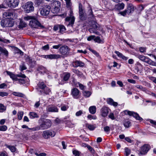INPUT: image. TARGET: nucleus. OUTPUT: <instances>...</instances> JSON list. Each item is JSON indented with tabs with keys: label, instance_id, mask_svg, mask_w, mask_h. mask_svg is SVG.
Wrapping results in <instances>:
<instances>
[{
	"label": "nucleus",
	"instance_id": "obj_2",
	"mask_svg": "<svg viewBox=\"0 0 156 156\" xmlns=\"http://www.w3.org/2000/svg\"><path fill=\"white\" fill-rule=\"evenodd\" d=\"M39 122L40 124V126L35 128V130L40 129H45L50 127L51 124V121L47 119H41L39 120Z\"/></svg>",
	"mask_w": 156,
	"mask_h": 156
},
{
	"label": "nucleus",
	"instance_id": "obj_48",
	"mask_svg": "<svg viewBox=\"0 0 156 156\" xmlns=\"http://www.w3.org/2000/svg\"><path fill=\"white\" fill-rule=\"evenodd\" d=\"M7 129V127L6 126H0V131H5Z\"/></svg>",
	"mask_w": 156,
	"mask_h": 156
},
{
	"label": "nucleus",
	"instance_id": "obj_58",
	"mask_svg": "<svg viewBox=\"0 0 156 156\" xmlns=\"http://www.w3.org/2000/svg\"><path fill=\"white\" fill-rule=\"evenodd\" d=\"M87 148L92 153H94V150L93 149L92 147H91L90 146L88 145L87 146Z\"/></svg>",
	"mask_w": 156,
	"mask_h": 156
},
{
	"label": "nucleus",
	"instance_id": "obj_27",
	"mask_svg": "<svg viewBox=\"0 0 156 156\" xmlns=\"http://www.w3.org/2000/svg\"><path fill=\"white\" fill-rule=\"evenodd\" d=\"M59 32L63 33L66 30V28L65 26L63 25H59Z\"/></svg>",
	"mask_w": 156,
	"mask_h": 156
},
{
	"label": "nucleus",
	"instance_id": "obj_51",
	"mask_svg": "<svg viewBox=\"0 0 156 156\" xmlns=\"http://www.w3.org/2000/svg\"><path fill=\"white\" fill-rule=\"evenodd\" d=\"M26 60L27 62L29 63H31L32 62V59L29 56H27L26 57Z\"/></svg>",
	"mask_w": 156,
	"mask_h": 156
},
{
	"label": "nucleus",
	"instance_id": "obj_30",
	"mask_svg": "<svg viewBox=\"0 0 156 156\" xmlns=\"http://www.w3.org/2000/svg\"><path fill=\"white\" fill-rule=\"evenodd\" d=\"M70 76V73H66L63 77L64 80L65 81H67L69 79Z\"/></svg>",
	"mask_w": 156,
	"mask_h": 156
},
{
	"label": "nucleus",
	"instance_id": "obj_11",
	"mask_svg": "<svg viewBox=\"0 0 156 156\" xmlns=\"http://www.w3.org/2000/svg\"><path fill=\"white\" fill-rule=\"evenodd\" d=\"M126 112L128 115L130 116H132L135 118L136 119L140 121L142 120L143 119L140 117L137 113H135L133 112L129 111H126Z\"/></svg>",
	"mask_w": 156,
	"mask_h": 156
},
{
	"label": "nucleus",
	"instance_id": "obj_54",
	"mask_svg": "<svg viewBox=\"0 0 156 156\" xmlns=\"http://www.w3.org/2000/svg\"><path fill=\"white\" fill-rule=\"evenodd\" d=\"M97 25V23H94V24L92 25V28L95 29H96V30H98V27Z\"/></svg>",
	"mask_w": 156,
	"mask_h": 156
},
{
	"label": "nucleus",
	"instance_id": "obj_39",
	"mask_svg": "<svg viewBox=\"0 0 156 156\" xmlns=\"http://www.w3.org/2000/svg\"><path fill=\"white\" fill-rule=\"evenodd\" d=\"M147 63H148V64L152 65V66H156V63L154 62V61H152L149 58L148 59V60H147Z\"/></svg>",
	"mask_w": 156,
	"mask_h": 156
},
{
	"label": "nucleus",
	"instance_id": "obj_7",
	"mask_svg": "<svg viewBox=\"0 0 156 156\" xmlns=\"http://www.w3.org/2000/svg\"><path fill=\"white\" fill-rule=\"evenodd\" d=\"M5 3L9 7L14 8L18 5L19 0H6Z\"/></svg>",
	"mask_w": 156,
	"mask_h": 156
},
{
	"label": "nucleus",
	"instance_id": "obj_62",
	"mask_svg": "<svg viewBox=\"0 0 156 156\" xmlns=\"http://www.w3.org/2000/svg\"><path fill=\"white\" fill-rule=\"evenodd\" d=\"M83 113L82 111L80 110L77 112L76 113V116H79L80 115Z\"/></svg>",
	"mask_w": 156,
	"mask_h": 156
},
{
	"label": "nucleus",
	"instance_id": "obj_34",
	"mask_svg": "<svg viewBox=\"0 0 156 156\" xmlns=\"http://www.w3.org/2000/svg\"><path fill=\"white\" fill-rule=\"evenodd\" d=\"M60 7H53V8L52 10V12L54 13H58L60 10Z\"/></svg>",
	"mask_w": 156,
	"mask_h": 156
},
{
	"label": "nucleus",
	"instance_id": "obj_42",
	"mask_svg": "<svg viewBox=\"0 0 156 156\" xmlns=\"http://www.w3.org/2000/svg\"><path fill=\"white\" fill-rule=\"evenodd\" d=\"M7 147L9 148L12 152H15L16 151V148L14 146L8 145L7 146Z\"/></svg>",
	"mask_w": 156,
	"mask_h": 156
},
{
	"label": "nucleus",
	"instance_id": "obj_6",
	"mask_svg": "<svg viewBox=\"0 0 156 156\" xmlns=\"http://www.w3.org/2000/svg\"><path fill=\"white\" fill-rule=\"evenodd\" d=\"M55 132L51 130H45L43 131L42 136L45 139H48L50 137H53L55 135Z\"/></svg>",
	"mask_w": 156,
	"mask_h": 156
},
{
	"label": "nucleus",
	"instance_id": "obj_17",
	"mask_svg": "<svg viewBox=\"0 0 156 156\" xmlns=\"http://www.w3.org/2000/svg\"><path fill=\"white\" fill-rule=\"evenodd\" d=\"M71 94L75 98H78L79 94V91L77 88H75L72 90Z\"/></svg>",
	"mask_w": 156,
	"mask_h": 156
},
{
	"label": "nucleus",
	"instance_id": "obj_35",
	"mask_svg": "<svg viewBox=\"0 0 156 156\" xmlns=\"http://www.w3.org/2000/svg\"><path fill=\"white\" fill-rule=\"evenodd\" d=\"M88 30L90 33H94L97 35H98L99 33V32L97 31V30H96V29H95L92 28H89Z\"/></svg>",
	"mask_w": 156,
	"mask_h": 156
},
{
	"label": "nucleus",
	"instance_id": "obj_59",
	"mask_svg": "<svg viewBox=\"0 0 156 156\" xmlns=\"http://www.w3.org/2000/svg\"><path fill=\"white\" fill-rule=\"evenodd\" d=\"M95 37V36L94 35H91L89 36L87 38V40L88 41H90L92 39H93L94 37Z\"/></svg>",
	"mask_w": 156,
	"mask_h": 156
},
{
	"label": "nucleus",
	"instance_id": "obj_19",
	"mask_svg": "<svg viewBox=\"0 0 156 156\" xmlns=\"http://www.w3.org/2000/svg\"><path fill=\"white\" fill-rule=\"evenodd\" d=\"M107 102L108 104L113 105L114 107L117 106L118 104L117 102H115L111 98H109L107 99Z\"/></svg>",
	"mask_w": 156,
	"mask_h": 156
},
{
	"label": "nucleus",
	"instance_id": "obj_40",
	"mask_svg": "<svg viewBox=\"0 0 156 156\" xmlns=\"http://www.w3.org/2000/svg\"><path fill=\"white\" fill-rule=\"evenodd\" d=\"M15 52L16 53H19L21 55H23V53L19 49L16 48L15 49Z\"/></svg>",
	"mask_w": 156,
	"mask_h": 156
},
{
	"label": "nucleus",
	"instance_id": "obj_28",
	"mask_svg": "<svg viewBox=\"0 0 156 156\" xmlns=\"http://www.w3.org/2000/svg\"><path fill=\"white\" fill-rule=\"evenodd\" d=\"M138 58L141 61H142L146 62H147V60L148 59V58H146L145 56L141 55H139L138 56Z\"/></svg>",
	"mask_w": 156,
	"mask_h": 156
},
{
	"label": "nucleus",
	"instance_id": "obj_63",
	"mask_svg": "<svg viewBox=\"0 0 156 156\" xmlns=\"http://www.w3.org/2000/svg\"><path fill=\"white\" fill-rule=\"evenodd\" d=\"M115 53L119 57H121L123 55L122 53L117 51H115Z\"/></svg>",
	"mask_w": 156,
	"mask_h": 156
},
{
	"label": "nucleus",
	"instance_id": "obj_47",
	"mask_svg": "<svg viewBox=\"0 0 156 156\" xmlns=\"http://www.w3.org/2000/svg\"><path fill=\"white\" fill-rule=\"evenodd\" d=\"M125 151L126 156H128L130 154V150L127 147L125 148Z\"/></svg>",
	"mask_w": 156,
	"mask_h": 156
},
{
	"label": "nucleus",
	"instance_id": "obj_4",
	"mask_svg": "<svg viewBox=\"0 0 156 156\" xmlns=\"http://www.w3.org/2000/svg\"><path fill=\"white\" fill-rule=\"evenodd\" d=\"M51 7L48 5H45L40 9L41 14L44 16H47L49 14Z\"/></svg>",
	"mask_w": 156,
	"mask_h": 156
},
{
	"label": "nucleus",
	"instance_id": "obj_60",
	"mask_svg": "<svg viewBox=\"0 0 156 156\" xmlns=\"http://www.w3.org/2000/svg\"><path fill=\"white\" fill-rule=\"evenodd\" d=\"M61 44H59L58 45L53 46L52 48L54 49H58L61 46Z\"/></svg>",
	"mask_w": 156,
	"mask_h": 156
},
{
	"label": "nucleus",
	"instance_id": "obj_44",
	"mask_svg": "<svg viewBox=\"0 0 156 156\" xmlns=\"http://www.w3.org/2000/svg\"><path fill=\"white\" fill-rule=\"evenodd\" d=\"M119 14H120L121 15L123 16H125L127 14H129V12H127L126 9L123 11L120 12Z\"/></svg>",
	"mask_w": 156,
	"mask_h": 156
},
{
	"label": "nucleus",
	"instance_id": "obj_15",
	"mask_svg": "<svg viewBox=\"0 0 156 156\" xmlns=\"http://www.w3.org/2000/svg\"><path fill=\"white\" fill-rule=\"evenodd\" d=\"M108 112V108L106 107H103L101 109V114L103 117L107 116Z\"/></svg>",
	"mask_w": 156,
	"mask_h": 156
},
{
	"label": "nucleus",
	"instance_id": "obj_36",
	"mask_svg": "<svg viewBox=\"0 0 156 156\" xmlns=\"http://www.w3.org/2000/svg\"><path fill=\"white\" fill-rule=\"evenodd\" d=\"M23 112L22 111H19L17 114L18 117L19 119L20 120L22 119L23 116Z\"/></svg>",
	"mask_w": 156,
	"mask_h": 156
},
{
	"label": "nucleus",
	"instance_id": "obj_21",
	"mask_svg": "<svg viewBox=\"0 0 156 156\" xmlns=\"http://www.w3.org/2000/svg\"><path fill=\"white\" fill-rule=\"evenodd\" d=\"M127 12H129V13H132L134 10L133 5L129 3L128 4L127 9H126Z\"/></svg>",
	"mask_w": 156,
	"mask_h": 156
},
{
	"label": "nucleus",
	"instance_id": "obj_52",
	"mask_svg": "<svg viewBox=\"0 0 156 156\" xmlns=\"http://www.w3.org/2000/svg\"><path fill=\"white\" fill-rule=\"evenodd\" d=\"M16 81H18V82L21 84L25 83V80L23 79L17 78V80H16Z\"/></svg>",
	"mask_w": 156,
	"mask_h": 156
},
{
	"label": "nucleus",
	"instance_id": "obj_16",
	"mask_svg": "<svg viewBox=\"0 0 156 156\" xmlns=\"http://www.w3.org/2000/svg\"><path fill=\"white\" fill-rule=\"evenodd\" d=\"M73 66L74 67L78 66L83 67L84 65V64L80 61L76 60L73 62Z\"/></svg>",
	"mask_w": 156,
	"mask_h": 156
},
{
	"label": "nucleus",
	"instance_id": "obj_32",
	"mask_svg": "<svg viewBox=\"0 0 156 156\" xmlns=\"http://www.w3.org/2000/svg\"><path fill=\"white\" fill-rule=\"evenodd\" d=\"M60 2L58 1H55L53 3V5L54 7H60Z\"/></svg>",
	"mask_w": 156,
	"mask_h": 156
},
{
	"label": "nucleus",
	"instance_id": "obj_23",
	"mask_svg": "<svg viewBox=\"0 0 156 156\" xmlns=\"http://www.w3.org/2000/svg\"><path fill=\"white\" fill-rule=\"evenodd\" d=\"M89 111L90 113L92 114H94L96 112V107L95 106H91L89 108Z\"/></svg>",
	"mask_w": 156,
	"mask_h": 156
},
{
	"label": "nucleus",
	"instance_id": "obj_38",
	"mask_svg": "<svg viewBox=\"0 0 156 156\" xmlns=\"http://www.w3.org/2000/svg\"><path fill=\"white\" fill-rule=\"evenodd\" d=\"M88 12L89 13V15L90 16V17H93L94 16V15H93V12L90 6H89V7H88Z\"/></svg>",
	"mask_w": 156,
	"mask_h": 156
},
{
	"label": "nucleus",
	"instance_id": "obj_9",
	"mask_svg": "<svg viewBox=\"0 0 156 156\" xmlns=\"http://www.w3.org/2000/svg\"><path fill=\"white\" fill-rule=\"evenodd\" d=\"M73 12L72 11H70V16L66 18V20L69 22L68 25H71L72 27L73 26L75 21V18L73 16Z\"/></svg>",
	"mask_w": 156,
	"mask_h": 156
},
{
	"label": "nucleus",
	"instance_id": "obj_18",
	"mask_svg": "<svg viewBox=\"0 0 156 156\" xmlns=\"http://www.w3.org/2000/svg\"><path fill=\"white\" fill-rule=\"evenodd\" d=\"M4 17H6V19L9 20L13 19V13L11 12H5L4 14Z\"/></svg>",
	"mask_w": 156,
	"mask_h": 156
},
{
	"label": "nucleus",
	"instance_id": "obj_29",
	"mask_svg": "<svg viewBox=\"0 0 156 156\" xmlns=\"http://www.w3.org/2000/svg\"><path fill=\"white\" fill-rule=\"evenodd\" d=\"M30 117L32 118H38L39 116L35 112H30L29 114Z\"/></svg>",
	"mask_w": 156,
	"mask_h": 156
},
{
	"label": "nucleus",
	"instance_id": "obj_49",
	"mask_svg": "<svg viewBox=\"0 0 156 156\" xmlns=\"http://www.w3.org/2000/svg\"><path fill=\"white\" fill-rule=\"evenodd\" d=\"M42 2V0H36L35 1V5L37 6L40 5Z\"/></svg>",
	"mask_w": 156,
	"mask_h": 156
},
{
	"label": "nucleus",
	"instance_id": "obj_1",
	"mask_svg": "<svg viewBox=\"0 0 156 156\" xmlns=\"http://www.w3.org/2000/svg\"><path fill=\"white\" fill-rule=\"evenodd\" d=\"M25 20H31L30 21L29 25L32 27L34 28H38V27L43 28L40 22L37 20L36 18L34 16H27L24 17Z\"/></svg>",
	"mask_w": 156,
	"mask_h": 156
},
{
	"label": "nucleus",
	"instance_id": "obj_3",
	"mask_svg": "<svg viewBox=\"0 0 156 156\" xmlns=\"http://www.w3.org/2000/svg\"><path fill=\"white\" fill-rule=\"evenodd\" d=\"M33 3L31 1L27 2L24 6V11L25 12L28 13L34 11V7Z\"/></svg>",
	"mask_w": 156,
	"mask_h": 156
},
{
	"label": "nucleus",
	"instance_id": "obj_37",
	"mask_svg": "<svg viewBox=\"0 0 156 156\" xmlns=\"http://www.w3.org/2000/svg\"><path fill=\"white\" fill-rule=\"evenodd\" d=\"M83 95L84 97L87 98L89 97L91 95L90 92L88 91H84L83 92Z\"/></svg>",
	"mask_w": 156,
	"mask_h": 156
},
{
	"label": "nucleus",
	"instance_id": "obj_12",
	"mask_svg": "<svg viewBox=\"0 0 156 156\" xmlns=\"http://www.w3.org/2000/svg\"><path fill=\"white\" fill-rule=\"evenodd\" d=\"M150 148V146L148 144H144L141 148V151L140 153L144 154L147 153Z\"/></svg>",
	"mask_w": 156,
	"mask_h": 156
},
{
	"label": "nucleus",
	"instance_id": "obj_61",
	"mask_svg": "<svg viewBox=\"0 0 156 156\" xmlns=\"http://www.w3.org/2000/svg\"><path fill=\"white\" fill-rule=\"evenodd\" d=\"M94 40L97 42L100 43L101 40L100 39V37H97L95 38L94 39Z\"/></svg>",
	"mask_w": 156,
	"mask_h": 156
},
{
	"label": "nucleus",
	"instance_id": "obj_10",
	"mask_svg": "<svg viewBox=\"0 0 156 156\" xmlns=\"http://www.w3.org/2000/svg\"><path fill=\"white\" fill-rule=\"evenodd\" d=\"M69 50L70 48L66 45L62 46L60 47L59 49L60 53L63 55H66Z\"/></svg>",
	"mask_w": 156,
	"mask_h": 156
},
{
	"label": "nucleus",
	"instance_id": "obj_64",
	"mask_svg": "<svg viewBox=\"0 0 156 156\" xmlns=\"http://www.w3.org/2000/svg\"><path fill=\"white\" fill-rule=\"evenodd\" d=\"M5 87H7V85L5 83H2L0 85V89L4 88Z\"/></svg>",
	"mask_w": 156,
	"mask_h": 156
},
{
	"label": "nucleus",
	"instance_id": "obj_24",
	"mask_svg": "<svg viewBox=\"0 0 156 156\" xmlns=\"http://www.w3.org/2000/svg\"><path fill=\"white\" fill-rule=\"evenodd\" d=\"M86 127L90 131H92L94 129L96 126L95 125H91L87 124L86 125Z\"/></svg>",
	"mask_w": 156,
	"mask_h": 156
},
{
	"label": "nucleus",
	"instance_id": "obj_22",
	"mask_svg": "<svg viewBox=\"0 0 156 156\" xmlns=\"http://www.w3.org/2000/svg\"><path fill=\"white\" fill-rule=\"evenodd\" d=\"M125 4L123 3H119L115 6V9L118 10L123 9L124 7Z\"/></svg>",
	"mask_w": 156,
	"mask_h": 156
},
{
	"label": "nucleus",
	"instance_id": "obj_31",
	"mask_svg": "<svg viewBox=\"0 0 156 156\" xmlns=\"http://www.w3.org/2000/svg\"><path fill=\"white\" fill-rule=\"evenodd\" d=\"M26 24L24 22L20 21L19 25V28H23V27H26Z\"/></svg>",
	"mask_w": 156,
	"mask_h": 156
},
{
	"label": "nucleus",
	"instance_id": "obj_57",
	"mask_svg": "<svg viewBox=\"0 0 156 156\" xmlns=\"http://www.w3.org/2000/svg\"><path fill=\"white\" fill-rule=\"evenodd\" d=\"M90 51H91L94 54L96 55L97 56H98L99 55L98 53L95 50L92 49L90 48H89Z\"/></svg>",
	"mask_w": 156,
	"mask_h": 156
},
{
	"label": "nucleus",
	"instance_id": "obj_25",
	"mask_svg": "<svg viewBox=\"0 0 156 156\" xmlns=\"http://www.w3.org/2000/svg\"><path fill=\"white\" fill-rule=\"evenodd\" d=\"M79 15L85 13L83 9H82V4L80 3L79 4Z\"/></svg>",
	"mask_w": 156,
	"mask_h": 156
},
{
	"label": "nucleus",
	"instance_id": "obj_41",
	"mask_svg": "<svg viewBox=\"0 0 156 156\" xmlns=\"http://www.w3.org/2000/svg\"><path fill=\"white\" fill-rule=\"evenodd\" d=\"M6 107L2 104H0V112H2L5 110Z\"/></svg>",
	"mask_w": 156,
	"mask_h": 156
},
{
	"label": "nucleus",
	"instance_id": "obj_50",
	"mask_svg": "<svg viewBox=\"0 0 156 156\" xmlns=\"http://www.w3.org/2000/svg\"><path fill=\"white\" fill-rule=\"evenodd\" d=\"M73 154L75 156H79L80 155V153L79 151L76 150H74L73 151Z\"/></svg>",
	"mask_w": 156,
	"mask_h": 156
},
{
	"label": "nucleus",
	"instance_id": "obj_55",
	"mask_svg": "<svg viewBox=\"0 0 156 156\" xmlns=\"http://www.w3.org/2000/svg\"><path fill=\"white\" fill-rule=\"evenodd\" d=\"M104 130L105 132H107L110 131V128L108 126H106L104 127Z\"/></svg>",
	"mask_w": 156,
	"mask_h": 156
},
{
	"label": "nucleus",
	"instance_id": "obj_53",
	"mask_svg": "<svg viewBox=\"0 0 156 156\" xmlns=\"http://www.w3.org/2000/svg\"><path fill=\"white\" fill-rule=\"evenodd\" d=\"M42 48L44 50H49V48L48 44H47L42 47Z\"/></svg>",
	"mask_w": 156,
	"mask_h": 156
},
{
	"label": "nucleus",
	"instance_id": "obj_46",
	"mask_svg": "<svg viewBox=\"0 0 156 156\" xmlns=\"http://www.w3.org/2000/svg\"><path fill=\"white\" fill-rule=\"evenodd\" d=\"M137 88L140 89L141 90L144 91H146V89L143 87L142 86L139 85H136L135 86Z\"/></svg>",
	"mask_w": 156,
	"mask_h": 156
},
{
	"label": "nucleus",
	"instance_id": "obj_5",
	"mask_svg": "<svg viewBox=\"0 0 156 156\" xmlns=\"http://www.w3.org/2000/svg\"><path fill=\"white\" fill-rule=\"evenodd\" d=\"M1 24L3 27H11L13 25V21L9 19H5L2 20L1 22Z\"/></svg>",
	"mask_w": 156,
	"mask_h": 156
},
{
	"label": "nucleus",
	"instance_id": "obj_20",
	"mask_svg": "<svg viewBox=\"0 0 156 156\" xmlns=\"http://www.w3.org/2000/svg\"><path fill=\"white\" fill-rule=\"evenodd\" d=\"M6 72L7 74L9 75L10 76V77L12 78L13 80L16 81V80H17V75L16 76L12 73L8 71H6Z\"/></svg>",
	"mask_w": 156,
	"mask_h": 156
},
{
	"label": "nucleus",
	"instance_id": "obj_33",
	"mask_svg": "<svg viewBox=\"0 0 156 156\" xmlns=\"http://www.w3.org/2000/svg\"><path fill=\"white\" fill-rule=\"evenodd\" d=\"M80 19L82 20H85L87 18V15L85 13L79 15Z\"/></svg>",
	"mask_w": 156,
	"mask_h": 156
},
{
	"label": "nucleus",
	"instance_id": "obj_8",
	"mask_svg": "<svg viewBox=\"0 0 156 156\" xmlns=\"http://www.w3.org/2000/svg\"><path fill=\"white\" fill-rule=\"evenodd\" d=\"M38 86L40 88L43 90L44 93L46 94H49L51 91L50 89L46 86L43 82H39L38 84Z\"/></svg>",
	"mask_w": 156,
	"mask_h": 156
},
{
	"label": "nucleus",
	"instance_id": "obj_56",
	"mask_svg": "<svg viewBox=\"0 0 156 156\" xmlns=\"http://www.w3.org/2000/svg\"><path fill=\"white\" fill-rule=\"evenodd\" d=\"M145 6L142 5H140L138 6V10L140 11H141L143 10Z\"/></svg>",
	"mask_w": 156,
	"mask_h": 156
},
{
	"label": "nucleus",
	"instance_id": "obj_14",
	"mask_svg": "<svg viewBox=\"0 0 156 156\" xmlns=\"http://www.w3.org/2000/svg\"><path fill=\"white\" fill-rule=\"evenodd\" d=\"M46 111L48 112H58V109L56 107L52 105H49L47 108Z\"/></svg>",
	"mask_w": 156,
	"mask_h": 156
},
{
	"label": "nucleus",
	"instance_id": "obj_13",
	"mask_svg": "<svg viewBox=\"0 0 156 156\" xmlns=\"http://www.w3.org/2000/svg\"><path fill=\"white\" fill-rule=\"evenodd\" d=\"M43 57L45 58L49 59H56L60 58V56L59 55L50 54L47 55H43Z\"/></svg>",
	"mask_w": 156,
	"mask_h": 156
},
{
	"label": "nucleus",
	"instance_id": "obj_43",
	"mask_svg": "<svg viewBox=\"0 0 156 156\" xmlns=\"http://www.w3.org/2000/svg\"><path fill=\"white\" fill-rule=\"evenodd\" d=\"M124 126L126 128H128L131 126V123L129 121H126L124 124Z\"/></svg>",
	"mask_w": 156,
	"mask_h": 156
},
{
	"label": "nucleus",
	"instance_id": "obj_26",
	"mask_svg": "<svg viewBox=\"0 0 156 156\" xmlns=\"http://www.w3.org/2000/svg\"><path fill=\"white\" fill-rule=\"evenodd\" d=\"M0 51L2 53H3L4 55L7 56L8 55V51L5 48H2L0 46Z\"/></svg>",
	"mask_w": 156,
	"mask_h": 156
},
{
	"label": "nucleus",
	"instance_id": "obj_45",
	"mask_svg": "<svg viewBox=\"0 0 156 156\" xmlns=\"http://www.w3.org/2000/svg\"><path fill=\"white\" fill-rule=\"evenodd\" d=\"M66 2L67 7L68 8L70 7L72 5V3L71 2V0H65Z\"/></svg>",
	"mask_w": 156,
	"mask_h": 156
}]
</instances>
